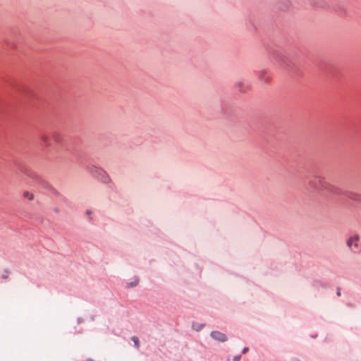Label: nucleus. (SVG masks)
<instances>
[{"mask_svg":"<svg viewBox=\"0 0 361 361\" xmlns=\"http://www.w3.org/2000/svg\"><path fill=\"white\" fill-rule=\"evenodd\" d=\"M210 336L213 339L219 342H225L228 339L227 336L225 334L219 331H212Z\"/></svg>","mask_w":361,"mask_h":361,"instance_id":"3","label":"nucleus"},{"mask_svg":"<svg viewBox=\"0 0 361 361\" xmlns=\"http://www.w3.org/2000/svg\"><path fill=\"white\" fill-rule=\"evenodd\" d=\"M275 59L279 61V62H281L282 64H283L284 66H290V63L291 62L289 61V59L285 56L283 55L282 53H280V52H277L275 54Z\"/></svg>","mask_w":361,"mask_h":361,"instance_id":"4","label":"nucleus"},{"mask_svg":"<svg viewBox=\"0 0 361 361\" xmlns=\"http://www.w3.org/2000/svg\"><path fill=\"white\" fill-rule=\"evenodd\" d=\"M53 137H54V139L57 141V142H60L61 140V138H60V135L59 133H54V135H53Z\"/></svg>","mask_w":361,"mask_h":361,"instance_id":"11","label":"nucleus"},{"mask_svg":"<svg viewBox=\"0 0 361 361\" xmlns=\"http://www.w3.org/2000/svg\"><path fill=\"white\" fill-rule=\"evenodd\" d=\"M337 295H340V291H339V290H338V292H337Z\"/></svg>","mask_w":361,"mask_h":361,"instance_id":"15","label":"nucleus"},{"mask_svg":"<svg viewBox=\"0 0 361 361\" xmlns=\"http://www.w3.org/2000/svg\"><path fill=\"white\" fill-rule=\"evenodd\" d=\"M42 140L44 142V144L47 145V146H49L50 145L49 140H48V137L47 135H44L42 136Z\"/></svg>","mask_w":361,"mask_h":361,"instance_id":"10","label":"nucleus"},{"mask_svg":"<svg viewBox=\"0 0 361 361\" xmlns=\"http://www.w3.org/2000/svg\"><path fill=\"white\" fill-rule=\"evenodd\" d=\"M240 355H238V356H235V357H233V361H239V360H240Z\"/></svg>","mask_w":361,"mask_h":361,"instance_id":"12","label":"nucleus"},{"mask_svg":"<svg viewBox=\"0 0 361 361\" xmlns=\"http://www.w3.org/2000/svg\"><path fill=\"white\" fill-rule=\"evenodd\" d=\"M259 79L264 82H269L270 81V75L267 71H262L259 74Z\"/></svg>","mask_w":361,"mask_h":361,"instance_id":"5","label":"nucleus"},{"mask_svg":"<svg viewBox=\"0 0 361 361\" xmlns=\"http://www.w3.org/2000/svg\"><path fill=\"white\" fill-rule=\"evenodd\" d=\"M138 282H139V279H135L134 281L127 283V288L135 287L138 284Z\"/></svg>","mask_w":361,"mask_h":361,"instance_id":"8","label":"nucleus"},{"mask_svg":"<svg viewBox=\"0 0 361 361\" xmlns=\"http://www.w3.org/2000/svg\"><path fill=\"white\" fill-rule=\"evenodd\" d=\"M305 179L307 182L306 189L317 192L320 195L331 200L349 199L361 206V195L343 191L340 188L326 181L315 166H310L306 169Z\"/></svg>","mask_w":361,"mask_h":361,"instance_id":"1","label":"nucleus"},{"mask_svg":"<svg viewBox=\"0 0 361 361\" xmlns=\"http://www.w3.org/2000/svg\"><path fill=\"white\" fill-rule=\"evenodd\" d=\"M23 197L24 198L27 199L30 201H32L34 200V195L28 191H24L23 193Z\"/></svg>","mask_w":361,"mask_h":361,"instance_id":"6","label":"nucleus"},{"mask_svg":"<svg viewBox=\"0 0 361 361\" xmlns=\"http://www.w3.org/2000/svg\"><path fill=\"white\" fill-rule=\"evenodd\" d=\"M132 341L134 342V344H135V346L137 348H139L140 347V343H139V339L136 336H133L132 337Z\"/></svg>","mask_w":361,"mask_h":361,"instance_id":"9","label":"nucleus"},{"mask_svg":"<svg viewBox=\"0 0 361 361\" xmlns=\"http://www.w3.org/2000/svg\"><path fill=\"white\" fill-rule=\"evenodd\" d=\"M87 214H90V212L87 211Z\"/></svg>","mask_w":361,"mask_h":361,"instance_id":"17","label":"nucleus"},{"mask_svg":"<svg viewBox=\"0 0 361 361\" xmlns=\"http://www.w3.org/2000/svg\"><path fill=\"white\" fill-rule=\"evenodd\" d=\"M347 245L353 252H359V236L357 235H354L353 236L350 237L347 241Z\"/></svg>","mask_w":361,"mask_h":361,"instance_id":"2","label":"nucleus"},{"mask_svg":"<svg viewBox=\"0 0 361 361\" xmlns=\"http://www.w3.org/2000/svg\"><path fill=\"white\" fill-rule=\"evenodd\" d=\"M87 361H94V360H92V359H89V360H87Z\"/></svg>","mask_w":361,"mask_h":361,"instance_id":"16","label":"nucleus"},{"mask_svg":"<svg viewBox=\"0 0 361 361\" xmlns=\"http://www.w3.org/2000/svg\"><path fill=\"white\" fill-rule=\"evenodd\" d=\"M247 348H245L243 350V353H245L246 351H247Z\"/></svg>","mask_w":361,"mask_h":361,"instance_id":"14","label":"nucleus"},{"mask_svg":"<svg viewBox=\"0 0 361 361\" xmlns=\"http://www.w3.org/2000/svg\"><path fill=\"white\" fill-rule=\"evenodd\" d=\"M236 88L238 91L245 92L246 91V87L245 84H243L241 82H238L235 85Z\"/></svg>","mask_w":361,"mask_h":361,"instance_id":"7","label":"nucleus"},{"mask_svg":"<svg viewBox=\"0 0 361 361\" xmlns=\"http://www.w3.org/2000/svg\"><path fill=\"white\" fill-rule=\"evenodd\" d=\"M7 277H8V274L3 275V278L6 279Z\"/></svg>","mask_w":361,"mask_h":361,"instance_id":"13","label":"nucleus"}]
</instances>
